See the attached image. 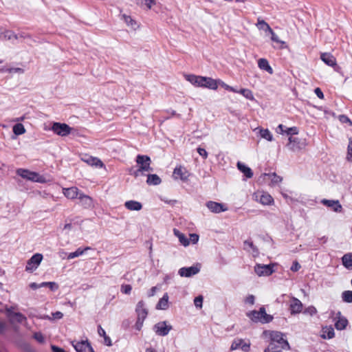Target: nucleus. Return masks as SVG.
Returning a JSON list of instances; mask_svg holds the SVG:
<instances>
[{
	"instance_id": "f257e3e1",
	"label": "nucleus",
	"mask_w": 352,
	"mask_h": 352,
	"mask_svg": "<svg viewBox=\"0 0 352 352\" xmlns=\"http://www.w3.org/2000/svg\"><path fill=\"white\" fill-rule=\"evenodd\" d=\"M247 316L255 323L261 322L265 324L271 322L273 320V316L267 314L265 308L262 307L258 311H251L246 314Z\"/></svg>"
},
{
	"instance_id": "f03ea898",
	"label": "nucleus",
	"mask_w": 352,
	"mask_h": 352,
	"mask_svg": "<svg viewBox=\"0 0 352 352\" xmlns=\"http://www.w3.org/2000/svg\"><path fill=\"white\" fill-rule=\"evenodd\" d=\"M135 313L137 314V320L135 324V328L136 330H140L143 326L144 320L148 315V309L143 300L139 301L136 305Z\"/></svg>"
},
{
	"instance_id": "7ed1b4c3",
	"label": "nucleus",
	"mask_w": 352,
	"mask_h": 352,
	"mask_svg": "<svg viewBox=\"0 0 352 352\" xmlns=\"http://www.w3.org/2000/svg\"><path fill=\"white\" fill-rule=\"evenodd\" d=\"M51 130L56 135L65 137L68 135L74 130L73 128L70 127L65 123H60L54 122L52 123Z\"/></svg>"
},
{
	"instance_id": "20e7f679",
	"label": "nucleus",
	"mask_w": 352,
	"mask_h": 352,
	"mask_svg": "<svg viewBox=\"0 0 352 352\" xmlns=\"http://www.w3.org/2000/svg\"><path fill=\"white\" fill-rule=\"evenodd\" d=\"M16 173L18 175L28 180L39 183L43 182V177L38 173L32 172L27 169L19 168L16 170Z\"/></svg>"
},
{
	"instance_id": "39448f33",
	"label": "nucleus",
	"mask_w": 352,
	"mask_h": 352,
	"mask_svg": "<svg viewBox=\"0 0 352 352\" xmlns=\"http://www.w3.org/2000/svg\"><path fill=\"white\" fill-rule=\"evenodd\" d=\"M201 266L200 263H197L190 267H183L179 270L178 274L182 277H191L200 272Z\"/></svg>"
},
{
	"instance_id": "423d86ee",
	"label": "nucleus",
	"mask_w": 352,
	"mask_h": 352,
	"mask_svg": "<svg viewBox=\"0 0 352 352\" xmlns=\"http://www.w3.org/2000/svg\"><path fill=\"white\" fill-rule=\"evenodd\" d=\"M6 316L12 323H23L26 318L20 312L14 311V307H6Z\"/></svg>"
},
{
	"instance_id": "0eeeda50",
	"label": "nucleus",
	"mask_w": 352,
	"mask_h": 352,
	"mask_svg": "<svg viewBox=\"0 0 352 352\" xmlns=\"http://www.w3.org/2000/svg\"><path fill=\"white\" fill-rule=\"evenodd\" d=\"M135 162L139 165L140 170L146 172L153 171V168L151 167V160L148 155H138L136 157Z\"/></svg>"
},
{
	"instance_id": "6e6552de",
	"label": "nucleus",
	"mask_w": 352,
	"mask_h": 352,
	"mask_svg": "<svg viewBox=\"0 0 352 352\" xmlns=\"http://www.w3.org/2000/svg\"><path fill=\"white\" fill-rule=\"evenodd\" d=\"M43 260V255L39 253H36L34 254L28 261L25 267V270L27 272H32L40 265L41 262Z\"/></svg>"
},
{
	"instance_id": "1a4fd4ad",
	"label": "nucleus",
	"mask_w": 352,
	"mask_h": 352,
	"mask_svg": "<svg viewBox=\"0 0 352 352\" xmlns=\"http://www.w3.org/2000/svg\"><path fill=\"white\" fill-rule=\"evenodd\" d=\"M287 146L292 151H298L305 148V140L291 136L289 138V143Z\"/></svg>"
},
{
	"instance_id": "9d476101",
	"label": "nucleus",
	"mask_w": 352,
	"mask_h": 352,
	"mask_svg": "<svg viewBox=\"0 0 352 352\" xmlns=\"http://www.w3.org/2000/svg\"><path fill=\"white\" fill-rule=\"evenodd\" d=\"M274 265L256 264L254 267L255 273L259 276H270L274 272Z\"/></svg>"
},
{
	"instance_id": "9b49d317",
	"label": "nucleus",
	"mask_w": 352,
	"mask_h": 352,
	"mask_svg": "<svg viewBox=\"0 0 352 352\" xmlns=\"http://www.w3.org/2000/svg\"><path fill=\"white\" fill-rule=\"evenodd\" d=\"M270 337L271 338L270 342H275L278 344L288 346V342L287 340L284 338V335L281 331H270Z\"/></svg>"
},
{
	"instance_id": "f8f14e48",
	"label": "nucleus",
	"mask_w": 352,
	"mask_h": 352,
	"mask_svg": "<svg viewBox=\"0 0 352 352\" xmlns=\"http://www.w3.org/2000/svg\"><path fill=\"white\" fill-rule=\"evenodd\" d=\"M206 205L207 208L214 213H219L228 210V208L223 204L212 201H208Z\"/></svg>"
},
{
	"instance_id": "ddd939ff",
	"label": "nucleus",
	"mask_w": 352,
	"mask_h": 352,
	"mask_svg": "<svg viewBox=\"0 0 352 352\" xmlns=\"http://www.w3.org/2000/svg\"><path fill=\"white\" fill-rule=\"evenodd\" d=\"M321 203L324 206L331 208L334 212H340L342 211V207L338 200L323 199L321 200Z\"/></svg>"
},
{
	"instance_id": "4468645a",
	"label": "nucleus",
	"mask_w": 352,
	"mask_h": 352,
	"mask_svg": "<svg viewBox=\"0 0 352 352\" xmlns=\"http://www.w3.org/2000/svg\"><path fill=\"white\" fill-rule=\"evenodd\" d=\"M72 345L77 352H90L91 346L87 340L81 342H73Z\"/></svg>"
},
{
	"instance_id": "2eb2a0df",
	"label": "nucleus",
	"mask_w": 352,
	"mask_h": 352,
	"mask_svg": "<svg viewBox=\"0 0 352 352\" xmlns=\"http://www.w3.org/2000/svg\"><path fill=\"white\" fill-rule=\"evenodd\" d=\"M289 309L292 314H299L302 310V303L298 298L292 297Z\"/></svg>"
},
{
	"instance_id": "dca6fc26",
	"label": "nucleus",
	"mask_w": 352,
	"mask_h": 352,
	"mask_svg": "<svg viewBox=\"0 0 352 352\" xmlns=\"http://www.w3.org/2000/svg\"><path fill=\"white\" fill-rule=\"evenodd\" d=\"M64 195L71 199L78 198L80 194L79 190L76 187H71L67 188H63Z\"/></svg>"
},
{
	"instance_id": "f3484780",
	"label": "nucleus",
	"mask_w": 352,
	"mask_h": 352,
	"mask_svg": "<svg viewBox=\"0 0 352 352\" xmlns=\"http://www.w3.org/2000/svg\"><path fill=\"white\" fill-rule=\"evenodd\" d=\"M320 58L325 64L329 66H336V58L329 53H322L320 55Z\"/></svg>"
},
{
	"instance_id": "a211bd4d",
	"label": "nucleus",
	"mask_w": 352,
	"mask_h": 352,
	"mask_svg": "<svg viewBox=\"0 0 352 352\" xmlns=\"http://www.w3.org/2000/svg\"><path fill=\"white\" fill-rule=\"evenodd\" d=\"M338 316L337 320L335 322V327L337 330H343L346 327L348 320L345 317L341 316L340 312L338 313Z\"/></svg>"
},
{
	"instance_id": "6ab92c4d",
	"label": "nucleus",
	"mask_w": 352,
	"mask_h": 352,
	"mask_svg": "<svg viewBox=\"0 0 352 352\" xmlns=\"http://www.w3.org/2000/svg\"><path fill=\"white\" fill-rule=\"evenodd\" d=\"M289 346L278 344L275 342H270L268 347L265 349L267 352H281L283 349H288Z\"/></svg>"
},
{
	"instance_id": "aec40b11",
	"label": "nucleus",
	"mask_w": 352,
	"mask_h": 352,
	"mask_svg": "<svg viewBox=\"0 0 352 352\" xmlns=\"http://www.w3.org/2000/svg\"><path fill=\"white\" fill-rule=\"evenodd\" d=\"M237 168L238 169L243 173L244 176L247 178H252L253 177V172L252 169L247 166L245 164L238 162H237Z\"/></svg>"
},
{
	"instance_id": "412c9836",
	"label": "nucleus",
	"mask_w": 352,
	"mask_h": 352,
	"mask_svg": "<svg viewBox=\"0 0 352 352\" xmlns=\"http://www.w3.org/2000/svg\"><path fill=\"white\" fill-rule=\"evenodd\" d=\"M124 206L126 208H127L129 210H136L139 211L142 208V205L140 202L134 201V200H130L127 201L124 203Z\"/></svg>"
},
{
	"instance_id": "4be33fe9",
	"label": "nucleus",
	"mask_w": 352,
	"mask_h": 352,
	"mask_svg": "<svg viewBox=\"0 0 352 352\" xmlns=\"http://www.w3.org/2000/svg\"><path fill=\"white\" fill-rule=\"evenodd\" d=\"M201 80L204 81V87L211 89H217L218 87V81L217 80H214L212 78L204 77Z\"/></svg>"
},
{
	"instance_id": "5701e85b",
	"label": "nucleus",
	"mask_w": 352,
	"mask_h": 352,
	"mask_svg": "<svg viewBox=\"0 0 352 352\" xmlns=\"http://www.w3.org/2000/svg\"><path fill=\"white\" fill-rule=\"evenodd\" d=\"M80 200V204L85 208H89L92 205V199L82 192H80L79 197H78Z\"/></svg>"
},
{
	"instance_id": "b1692460",
	"label": "nucleus",
	"mask_w": 352,
	"mask_h": 352,
	"mask_svg": "<svg viewBox=\"0 0 352 352\" xmlns=\"http://www.w3.org/2000/svg\"><path fill=\"white\" fill-rule=\"evenodd\" d=\"M258 65L261 69L265 70L270 74H273V69L270 65L267 59L260 58L258 61Z\"/></svg>"
},
{
	"instance_id": "393cba45",
	"label": "nucleus",
	"mask_w": 352,
	"mask_h": 352,
	"mask_svg": "<svg viewBox=\"0 0 352 352\" xmlns=\"http://www.w3.org/2000/svg\"><path fill=\"white\" fill-rule=\"evenodd\" d=\"M168 295L167 293H165L162 298L160 299L159 302L156 305V309L162 310L166 309L168 308Z\"/></svg>"
},
{
	"instance_id": "a878e982",
	"label": "nucleus",
	"mask_w": 352,
	"mask_h": 352,
	"mask_svg": "<svg viewBox=\"0 0 352 352\" xmlns=\"http://www.w3.org/2000/svg\"><path fill=\"white\" fill-rule=\"evenodd\" d=\"M161 182H162V179H160V177L157 175H156V174H148L147 175L146 183L148 185L157 186V185L160 184Z\"/></svg>"
},
{
	"instance_id": "bb28decb",
	"label": "nucleus",
	"mask_w": 352,
	"mask_h": 352,
	"mask_svg": "<svg viewBox=\"0 0 352 352\" xmlns=\"http://www.w3.org/2000/svg\"><path fill=\"white\" fill-rule=\"evenodd\" d=\"M342 262L346 269H352V253L345 254L342 257Z\"/></svg>"
},
{
	"instance_id": "cd10ccee",
	"label": "nucleus",
	"mask_w": 352,
	"mask_h": 352,
	"mask_svg": "<svg viewBox=\"0 0 352 352\" xmlns=\"http://www.w3.org/2000/svg\"><path fill=\"white\" fill-rule=\"evenodd\" d=\"M174 234L178 237L179 242L184 245V246H188L190 243L189 240L186 237V236L180 232L178 230L174 229L173 230Z\"/></svg>"
},
{
	"instance_id": "c85d7f7f",
	"label": "nucleus",
	"mask_w": 352,
	"mask_h": 352,
	"mask_svg": "<svg viewBox=\"0 0 352 352\" xmlns=\"http://www.w3.org/2000/svg\"><path fill=\"white\" fill-rule=\"evenodd\" d=\"M173 327L167 323L166 321L160 322L155 324L154 330H172Z\"/></svg>"
},
{
	"instance_id": "c756f323",
	"label": "nucleus",
	"mask_w": 352,
	"mask_h": 352,
	"mask_svg": "<svg viewBox=\"0 0 352 352\" xmlns=\"http://www.w3.org/2000/svg\"><path fill=\"white\" fill-rule=\"evenodd\" d=\"M89 247H87L84 249H81L80 248H78L75 252H71L67 256V259H73L76 257H78L85 253L87 250H89Z\"/></svg>"
},
{
	"instance_id": "7c9ffc66",
	"label": "nucleus",
	"mask_w": 352,
	"mask_h": 352,
	"mask_svg": "<svg viewBox=\"0 0 352 352\" xmlns=\"http://www.w3.org/2000/svg\"><path fill=\"white\" fill-rule=\"evenodd\" d=\"M256 26L259 30H262L265 32H270L272 30L270 26L263 19H258Z\"/></svg>"
},
{
	"instance_id": "2f4dec72",
	"label": "nucleus",
	"mask_w": 352,
	"mask_h": 352,
	"mask_svg": "<svg viewBox=\"0 0 352 352\" xmlns=\"http://www.w3.org/2000/svg\"><path fill=\"white\" fill-rule=\"evenodd\" d=\"M173 176L175 178L179 177L183 181H185L187 179V176L185 173H184L183 168L182 166L176 167L174 169Z\"/></svg>"
},
{
	"instance_id": "473e14b6",
	"label": "nucleus",
	"mask_w": 352,
	"mask_h": 352,
	"mask_svg": "<svg viewBox=\"0 0 352 352\" xmlns=\"http://www.w3.org/2000/svg\"><path fill=\"white\" fill-rule=\"evenodd\" d=\"M265 176L268 177L271 179V182L273 185L280 183L283 178L280 176L277 175L275 173L265 174Z\"/></svg>"
},
{
	"instance_id": "72a5a7b5",
	"label": "nucleus",
	"mask_w": 352,
	"mask_h": 352,
	"mask_svg": "<svg viewBox=\"0 0 352 352\" xmlns=\"http://www.w3.org/2000/svg\"><path fill=\"white\" fill-rule=\"evenodd\" d=\"M259 201L263 205H270L274 199L270 195L265 193L261 195Z\"/></svg>"
},
{
	"instance_id": "f704fd0d",
	"label": "nucleus",
	"mask_w": 352,
	"mask_h": 352,
	"mask_svg": "<svg viewBox=\"0 0 352 352\" xmlns=\"http://www.w3.org/2000/svg\"><path fill=\"white\" fill-rule=\"evenodd\" d=\"M12 131L16 135H20L25 133V127L21 123L14 124Z\"/></svg>"
},
{
	"instance_id": "c9c22d12",
	"label": "nucleus",
	"mask_w": 352,
	"mask_h": 352,
	"mask_svg": "<svg viewBox=\"0 0 352 352\" xmlns=\"http://www.w3.org/2000/svg\"><path fill=\"white\" fill-rule=\"evenodd\" d=\"M259 133L261 138L267 140V141L272 142L273 140V135L267 129H261Z\"/></svg>"
},
{
	"instance_id": "e433bc0d",
	"label": "nucleus",
	"mask_w": 352,
	"mask_h": 352,
	"mask_svg": "<svg viewBox=\"0 0 352 352\" xmlns=\"http://www.w3.org/2000/svg\"><path fill=\"white\" fill-rule=\"evenodd\" d=\"M239 93L242 94L245 98H247L248 100H254V97L252 94V91L248 89H241L240 90H239Z\"/></svg>"
},
{
	"instance_id": "4c0bfd02",
	"label": "nucleus",
	"mask_w": 352,
	"mask_h": 352,
	"mask_svg": "<svg viewBox=\"0 0 352 352\" xmlns=\"http://www.w3.org/2000/svg\"><path fill=\"white\" fill-rule=\"evenodd\" d=\"M85 161L88 164L91 165H94L96 166L102 167L103 166V163L102 162V161L96 157H89L87 160H85Z\"/></svg>"
},
{
	"instance_id": "58836bf2",
	"label": "nucleus",
	"mask_w": 352,
	"mask_h": 352,
	"mask_svg": "<svg viewBox=\"0 0 352 352\" xmlns=\"http://www.w3.org/2000/svg\"><path fill=\"white\" fill-rule=\"evenodd\" d=\"M342 300L345 302L351 303L352 302V291H344L342 294Z\"/></svg>"
},
{
	"instance_id": "ea45409f",
	"label": "nucleus",
	"mask_w": 352,
	"mask_h": 352,
	"mask_svg": "<svg viewBox=\"0 0 352 352\" xmlns=\"http://www.w3.org/2000/svg\"><path fill=\"white\" fill-rule=\"evenodd\" d=\"M138 4L144 5L147 9H151L153 5L156 4L155 0H138Z\"/></svg>"
},
{
	"instance_id": "a19ab883",
	"label": "nucleus",
	"mask_w": 352,
	"mask_h": 352,
	"mask_svg": "<svg viewBox=\"0 0 352 352\" xmlns=\"http://www.w3.org/2000/svg\"><path fill=\"white\" fill-rule=\"evenodd\" d=\"M248 248H250L252 250L253 252L258 253V249L253 244V242L249 240H246L244 241V249L247 250Z\"/></svg>"
},
{
	"instance_id": "79ce46f5",
	"label": "nucleus",
	"mask_w": 352,
	"mask_h": 352,
	"mask_svg": "<svg viewBox=\"0 0 352 352\" xmlns=\"http://www.w3.org/2000/svg\"><path fill=\"white\" fill-rule=\"evenodd\" d=\"M100 336L104 338V342L107 346H111L112 343L110 338L106 335V331H98Z\"/></svg>"
},
{
	"instance_id": "37998d69",
	"label": "nucleus",
	"mask_w": 352,
	"mask_h": 352,
	"mask_svg": "<svg viewBox=\"0 0 352 352\" xmlns=\"http://www.w3.org/2000/svg\"><path fill=\"white\" fill-rule=\"evenodd\" d=\"M320 336L323 339H331L335 336V331H322Z\"/></svg>"
},
{
	"instance_id": "c03bdc74",
	"label": "nucleus",
	"mask_w": 352,
	"mask_h": 352,
	"mask_svg": "<svg viewBox=\"0 0 352 352\" xmlns=\"http://www.w3.org/2000/svg\"><path fill=\"white\" fill-rule=\"evenodd\" d=\"M34 338L39 343L45 342V338L41 331H36L34 334Z\"/></svg>"
},
{
	"instance_id": "a18cd8bd",
	"label": "nucleus",
	"mask_w": 352,
	"mask_h": 352,
	"mask_svg": "<svg viewBox=\"0 0 352 352\" xmlns=\"http://www.w3.org/2000/svg\"><path fill=\"white\" fill-rule=\"evenodd\" d=\"M242 344H243V340H234L232 342L230 349H231V350H236V349H241Z\"/></svg>"
},
{
	"instance_id": "49530a36",
	"label": "nucleus",
	"mask_w": 352,
	"mask_h": 352,
	"mask_svg": "<svg viewBox=\"0 0 352 352\" xmlns=\"http://www.w3.org/2000/svg\"><path fill=\"white\" fill-rule=\"evenodd\" d=\"M338 119L342 123H348L349 126H352V121L345 115H340Z\"/></svg>"
},
{
	"instance_id": "de8ad7c7",
	"label": "nucleus",
	"mask_w": 352,
	"mask_h": 352,
	"mask_svg": "<svg viewBox=\"0 0 352 352\" xmlns=\"http://www.w3.org/2000/svg\"><path fill=\"white\" fill-rule=\"evenodd\" d=\"M131 289H132V287L131 285H121L120 290L123 294H129L131 292Z\"/></svg>"
},
{
	"instance_id": "09e8293b",
	"label": "nucleus",
	"mask_w": 352,
	"mask_h": 352,
	"mask_svg": "<svg viewBox=\"0 0 352 352\" xmlns=\"http://www.w3.org/2000/svg\"><path fill=\"white\" fill-rule=\"evenodd\" d=\"M203 299L204 298H203L202 296H198L195 298L194 304L196 307H199V308L202 307Z\"/></svg>"
},
{
	"instance_id": "8fccbe9b",
	"label": "nucleus",
	"mask_w": 352,
	"mask_h": 352,
	"mask_svg": "<svg viewBox=\"0 0 352 352\" xmlns=\"http://www.w3.org/2000/svg\"><path fill=\"white\" fill-rule=\"evenodd\" d=\"M316 309L314 306H309L304 310L303 313L305 314L313 316L316 313Z\"/></svg>"
},
{
	"instance_id": "3c124183",
	"label": "nucleus",
	"mask_w": 352,
	"mask_h": 352,
	"mask_svg": "<svg viewBox=\"0 0 352 352\" xmlns=\"http://www.w3.org/2000/svg\"><path fill=\"white\" fill-rule=\"evenodd\" d=\"M186 79L195 85V82H197V76L193 74L186 75Z\"/></svg>"
},
{
	"instance_id": "603ef678",
	"label": "nucleus",
	"mask_w": 352,
	"mask_h": 352,
	"mask_svg": "<svg viewBox=\"0 0 352 352\" xmlns=\"http://www.w3.org/2000/svg\"><path fill=\"white\" fill-rule=\"evenodd\" d=\"M347 158L349 160H352V140H349L347 151Z\"/></svg>"
},
{
	"instance_id": "864d4df0",
	"label": "nucleus",
	"mask_w": 352,
	"mask_h": 352,
	"mask_svg": "<svg viewBox=\"0 0 352 352\" xmlns=\"http://www.w3.org/2000/svg\"><path fill=\"white\" fill-rule=\"evenodd\" d=\"M298 133V130L296 126L287 128V130H285V133H287V135H295L297 134Z\"/></svg>"
},
{
	"instance_id": "5fc2aeb1",
	"label": "nucleus",
	"mask_w": 352,
	"mask_h": 352,
	"mask_svg": "<svg viewBox=\"0 0 352 352\" xmlns=\"http://www.w3.org/2000/svg\"><path fill=\"white\" fill-rule=\"evenodd\" d=\"M5 36L8 38V39L11 40L12 38L19 39V36L14 32L10 31H8L5 34Z\"/></svg>"
},
{
	"instance_id": "6e6d98bb",
	"label": "nucleus",
	"mask_w": 352,
	"mask_h": 352,
	"mask_svg": "<svg viewBox=\"0 0 352 352\" xmlns=\"http://www.w3.org/2000/svg\"><path fill=\"white\" fill-rule=\"evenodd\" d=\"M197 152L198 153L204 158L206 159L208 157V152L206 151L205 148L199 147L197 148Z\"/></svg>"
},
{
	"instance_id": "4d7b16f0",
	"label": "nucleus",
	"mask_w": 352,
	"mask_h": 352,
	"mask_svg": "<svg viewBox=\"0 0 352 352\" xmlns=\"http://www.w3.org/2000/svg\"><path fill=\"white\" fill-rule=\"evenodd\" d=\"M269 33L271 34V39L274 42H276V43H284V42H282V41H280L279 40L278 36L274 32L273 30H272V32H270Z\"/></svg>"
},
{
	"instance_id": "13d9d810",
	"label": "nucleus",
	"mask_w": 352,
	"mask_h": 352,
	"mask_svg": "<svg viewBox=\"0 0 352 352\" xmlns=\"http://www.w3.org/2000/svg\"><path fill=\"white\" fill-rule=\"evenodd\" d=\"M300 267L301 266L298 261H294L290 270L292 272H297L300 270Z\"/></svg>"
},
{
	"instance_id": "bf43d9fd",
	"label": "nucleus",
	"mask_w": 352,
	"mask_h": 352,
	"mask_svg": "<svg viewBox=\"0 0 352 352\" xmlns=\"http://www.w3.org/2000/svg\"><path fill=\"white\" fill-rule=\"evenodd\" d=\"M190 240L193 244L197 243L199 241V235L197 234H190Z\"/></svg>"
},
{
	"instance_id": "052dcab7",
	"label": "nucleus",
	"mask_w": 352,
	"mask_h": 352,
	"mask_svg": "<svg viewBox=\"0 0 352 352\" xmlns=\"http://www.w3.org/2000/svg\"><path fill=\"white\" fill-rule=\"evenodd\" d=\"M47 287L50 289L52 291H55L58 289V285L55 282H48Z\"/></svg>"
},
{
	"instance_id": "680f3d73",
	"label": "nucleus",
	"mask_w": 352,
	"mask_h": 352,
	"mask_svg": "<svg viewBox=\"0 0 352 352\" xmlns=\"http://www.w3.org/2000/svg\"><path fill=\"white\" fill-rule=\"evenodd\" d=\"M122 17L124 18V21H125V22H126V23H127L128 25H133V22L135 23V21H134L131 19V16H126V15H125V14H123V15H122Z\"/></svg>"
},
{
	"instance_id": "e2e57ef3",
	"label": "nucleus",
	"mask_w": 352,
	"mask_h": 352,
	"mask_svg": "<svg viewBox=\"0 0 352 352\" xmlns=\"http://www.w3.org/2000/svg\"><path fill=\"white\" fill-rule=\"evenodd\" d=\"M204 77L197 76V82H195V85H197L198 87H204V81L201 80V79H203Z\"/></svg>"
},
{
	"instance_id": "0e129e2a",
	"label": "nucleus",
	"mask_w": 352,
	"mask_h": 352,
	"mask_svg": "<svg viewBox=\"0 0 352 352\" xmlns=\"http://www.w3.org/2000/svg\"><path fill=\"white\" fill-rule=\"evenodd\" d=\"M314 92H315V94H316V96H317L320 99H322V98H324V94H323V93H322V90H321L320 88H318V87L316 88V89H315V90H314Z\"/></svg>"
},
{
	"instance_id": "69168bd1",
	"label": "nucleus",
	"mask_w": 352,
	"mask_h": 352,
	"mask_svg": "<svg viewBox=\"0 0 352 352\" xmlns=\"http://www.w3.org/2000/svg\"><path fill=\"white\" fill-rule=\"evenodd\" d=\"M51 349L53 352H67L63 349L60 348L55 345H52Z\"/></svg>"
},
{
	"instance_id": "338daca9",
	"label": "nucleus",
	"mask_w": 352,
	"mask_h": 352,
	"mask_svg": "<svg viewBox=\"0 0 352 352\" xmlns=\"http://www.w3.org/2000/svg\"><path fill=\"white\" fill-rule=\"evenodd\" d=\"M246 302L253 305L254 303V296L253 295H250L246 298Z\"/></svg>"
},
{
	"instance_id": "774afa93",
	"label": "nucleus",
	"mask_w": 352,
	"mask_h": 352,
	"mask_svg": "<svg viewBox=\"0 0 352 352\" xmlns=\"http://www.w3.org/2000/svg\"><path fill=\"white\" fill-rule=\"evenodd\" d=\"M143 172H144L143 170H140V168L138 167V168L134 171L133 173H132L135 177H139L140 175H143Z\"/></svg>"
}]
</instances>
